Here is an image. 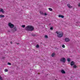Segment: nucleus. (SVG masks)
Masks as SVG:
<instances>
[{
  "label": "nucleus",
  "mask_w": 80,
  "mask_h": 80,
  "mask_svg": "<svg viewBox=\"0 0 80 80\" xmlns=\"http://www.w3.org/2000/svg\"><path fill=\"white\" fill-rule=\"evenodd\" d=\"M25 29L27 31H33L34 30V28L32 26L28 25L25 27Z\"/></svg>",
  "instance_id": "1"
},
{
  "label": "nucleus",
  "mask_w": 80,
  "mask_h": 80,
  "mask_svg": "<svg viewBox=\"0 0 80 80\" xmlns=\"http://www.w3.org/2000/svg\"><path fill=\"white\" fill-rule=\"evenodd\" d=\"M56 33L58 34L57 37H58V38H61V37H62L63 36V33H61L60 32L58 31H56Z\"/></svg>",
  "instance_id": "2"
},
{
  "label": "nucleus",
  "mask_w": 80,
  "mask_h": 80,
  "mask_svg": "<svg viewBox=\"0 0 80 80\" xmlns=\"http://www.w3.org/2000/svg\"><path fill=\"white\" fill-rule=\"evenodd\" d=\"M61 62L65 63L66 62V59L64 58H61L60 60Z\"/></svg>",
  "instance_id": "3"
},
{
  "label": "nucleus",
  "mask_w": 80,
  "mask_h": 80,
  "mask_svg": "<svg viewBox=\"0 0 80 80\" xmlns=\"http://www.w3.org/2000/svg\"><path fill=\"white\" fill-rule=\"evenodd\" d=\"M8 25L9 27H10L11 28H13V27H14V25L11 23H9Z\"/></svg>",
  "instance_id": "4"
},
{
  "label": "nucleus",
  "mask_w": 80,
  "mask_h": 80,
  "mask_svg": "<svg viewBox=\"0 0 80 80\" xmlns=\"http://www.w3.org/2000/svg\"><path fill=\"white\" fill-rule=\"evenodd\" d=\"M12 31L13 32H14L15 31H17V28L16 27H14L13 28V29L12 30Z\"/></svg>",
  "instance_id": "5"
},
{
  "label": "nucleus",
  "mask_w": 80,
  "mask_h": 80,
  "mask_svg": "<svg viewBox=\"0 0 80 80\" xmlns=\"http://www.w3.org/2000/svg\"><path fill=\"white\" fill-rule=\"evenodd\" d=\"M65 40L66 42H70V39H69V38H65Z\"/></svg>",
  "instance_id": "6"
},
{
  "label": "nucleus",
  "mask_w": 80,
  "mask_h": 80,
  "mask_svg": "<svg viewBox=\"0 0 80 80\" xmlns=\"http://www.w3.org/2000/svg\"><path fill=\"white\" fill-rule=\"evenodd\" d=\"M58 17L59 18H64V16L61 15H59Z\"/></svg>",
  "instance_id": "7"
},
{
  "label": "nucleus",
  "mask_w": 80,
  "mask_h": 80,
  "mask_svg": "<svg viewBox=\"0 0 80 80\" xmlns=\"http://www.w3.org/2000/svg\"><path fill=\"white\" fill-rule=\"evenodd\" d=\"M67 6H68V8H72V7H73L72 6H70V4H67Z\"/></svg>",
  "instance_id": "8"
},
{
  "label": "nucleus",
  "mask_w": 80,
  "mask_h": 80,
  "mask_svg": "<svg viewBox=\"0 0 80 80\" xmlns=\"http://www.w3.org/2000/svg\"><path fill=\"white\" fill-rule=\"evenodd\" d=\"M75 65V62H74V61H72L71 63V66H73V65Z\"/></svg>",
  "instance_id": "9"
},
{
  "label": "nucleus",
  "mask_w": 80,
  "mask_h": 80,
  "mask_svg": "<svg viewBox=\"0 0 80 80\" xmlns=\"http://www.w3.org/2000/svg\"><path fill=\"white\" fill-rule=\"evenodd\" d=\"M61 72L62 73H63V74H65V72L64 71V70H61Z\"/></svg>",
  "instance_id": "10"
},
{
  "label": "nucleus",
  "mask_w": 80,
  "mask_h": 80,
  "mask_svg": "<svg viewBox=\"0 0 80 80\" xmlns=\"http://www.w3.org/2000/svg\"><path fill=\"white\" fill-rule=\"evenodd\" d=\"M40 13H41V15H44V13H43V12H42V11H40Z\"/></svg>",
  "instance_id": "11"
},
{
  "label": "nucleus",
  "mask_w": 80,
  "mask_h": 80,
  "mask_svg": "<svg viewBox=\"0 0 80 80\" xmlns=\"http://www.w3.org/2000/svg\"><path fill=\"white\" fill-rule=\"evenodd\" d=\"M5 17V16L3 15H0V18H1V17Z\"/></svg>",
  "instance_id": "12"
},
{
  "label": "nucleus",
  "mask_w": 80,
  "mask_h": 80,
  "mask_svg": "<svg viewBox=\"0 0 80 80\" xmlns=\"http://www.w3.org/2000/svg\"><path fill=\"white\" fill-rule=\"evenodd\" d=\"M0 12H1L2 13H4V11L3 10V9H0Z\"/></svg>",
  "instance_id": "13"
},
{
  "label": "nucleus",
  "mask_w": 80,
  "mask_h": 80,
  "mask_svg": "<svg viewBox=\"0 0 80 80\" xmlns=\"http://www.w3.org/2000/svg\"><path fill=\"white\" fill-rule=\"evenodd\" d=\"M77 66H76V65H74V66H73V68H77Z\"/></svg>",
  "instance_id": "14"
},
{
  "label": "nucleus",
  "mask_w": 80,
  "mask_h": 80,
  "mask_svg": "<svg viewBox=\"0 0 80 80\" xmlns=\"http://www.w3.org/2000/svg\"><path fill=\"white\" fill-rule=\"evenodd\" d=\"M55 55V53H53L52 54V57H54V55Z\"/></svg>",
  "instance_id": "15"
},
{
  "label": "nucleus",
  "mask_w": 80,
  "mask_h": 80,
  "mask_svg": "<svg viewBox=\"0 0 80 80\" xmlns=\"http://www.w3.org/2000/svg\"><path fill=\"white\" fill-rule=\"evenodd\" d=\"M40 46H39V45L38 44H37V45H36V48H39Z\"/></svg>",
  "instance_id": "16"
},
{
  "label": "nucleus",
  "mask_w": 80,
  "mask_h": 80,
  "mask_svg": "<svg viewBox=\"0 0 80 80\" xmlns=\"http://www.w3.org/2000/svg\"><path fill=\"white\" fill-rule=\"evenodd\" d=\"M22 27V28H25V25H22L21 26Z\"/></svg>",
  "instance_id": "17"
},
{
  "label": "nucleus",
  "mask_w": 80,
  "mask_h": 80,
  "mask_svg": "<svg viewBox=\"0 0 80 80\" xmlns=\"http://www.w3.org/2000/svg\"><path fill=\"white\" fill-rule=\"evenodd\" d=\"M32 37H35V36H36V35L35 34H32Z\"/></svg>",
  "instance_id": "18"
},
{
  "label": "nucleus",
  "mask_w": 80,
  "mask_h": 80,
  "mask_svg": "<svg viewBox=\"0 0 80 80\" xmlns=\"http://www.w3.org/2000/svg\"><path fill=\"white\" fill-rule=\"evenodd\" d=\"M67 60L69 62H70V59L69 58Z\"/></svg>",
  "instance_id": "19"
},
{
  "label": "nucleus",
  "mask_w": 80,
  "mask_h": 80,
  "mask_svg": "<svg viewBox=\"0 0 80 80\" xmlns=\"http://www.w3.org/2000/svg\"><path fill=\"white\" fill-rule=\"evenodd\" d=\"M5 72H8V69H6L5 70Z\"/></svg>",
  "instance_id": "20"
},
{
  "label": "nucleus",
  "mask_w": 80,
  "mask_h": 80,
  "mask_svg": "<svg viewBox=\"0 0 80 80\" xmlns=\"http://www.w3.org/2000/svg\"><path fill=\"white\" fill-rule=\"evenodd\" d=\"M0 80H3V78L0 76Z\"/></svg>",
  "instance_id": "21"
},
{
  "label": "nucleus",
  "mask_w": 80,
  "mask_h": 80,
  "mask_svg": "<svg viewBox=\"0 0 80 80\" xmlns=\"http://www.w3.org/2000/svg\"><path fill=\"white\" fill-rule=\"evenodd\" d=\"M8 65H11V63L8 62Z\"/></svg>",
  "instance_id": "22"
},
{
  "label": "nucleus",
  "mask_w": 80,
  "mask_h": 80,
  "mask_svg": "<svg viewBox=\"0 0 80 80\" xmlns=\"http://www.w3.org/2000/svg\"><path fill=\"white\" fill-rule=\"evenodd\" d=\"M48 9L50 10V11H52V8H49Z\"/></svg>",
  "instance_id": "23"
},
{
  "label": "nucleus",
  "mask_w": 80,
  "mask_h": 80,
  "mask_svg": "<svg viewBox=\"0 0 80 80\" xmlns=\"http://www.w3.org/2000/svg\"><path fill=\"white\" fill-rule=\"evenodd\" d=\"M45 38H48V36L47 35H45L44 37Z\"/></svg>",
  "instance_id": "24"
},
{
  "label": "nucleus",
  "mask_w": 80,
  "mask_h": 80,
  "mask_svg": "<svg viewBox=\"0 0 80 80\" xmlns=\"http://www.w3.org/2000/svg\"><path fill=\"white\" fill-rule=\"evenodd\" d=\"M62 48H65V46L64 45H62Z\"/></svg>",
  "instance_id": "25"
},
{
  "label": "nucleus",
  "mask_w": 80,
  "mask_h": 80,
  "mask_svg": "<svg viewBox=\"0 0 80 80\" xmlns=\"http://www.w3.org/2000/svg\"><path fill=\"white\" fill-rule=\"evenodd\" d=\"M50 30H53V28H52V27H51L50 28Z\"/></svg>",
  "instance_id": "26"
},
{
  "label": "nucleus",
  "mask_w": 80,
  "mask_h": 80,
  "mask_svg": "<svg viewBox=\"0 0 80 80\" xmlns=\"http://www.w3.org/2000/svg\"><path fill=\"white\" fill-rule=\"evenodd\" d=\"M47 13H46V12H45V13H44V15L45 16H46V15H47Z\"/></svg>",
  "instance_id": "27"
},
{
  "label": "nucleus",
  "mask_w": 80,
  "mask_h": 80,
  "mask_svg": "<svg viewBox=\"0 0 80 80\" xmlns=\"http://www.w3.org/2000/svg\"><path fill=\"white\" fill-rule=\"evenodd\" d=\"M78 7H80V3H79L78 4Z\"/></svg>",
  "instance_id": "28"
},
{
  "label": "nucleus",
  "mask_w": 80,
  "mask_h": 80,
  "mask_svg": "<svg viewBox=\"0 0 80 80\" xmlns=\"http://www.w3.org/2000/svg\"><path fill=\"white\" fill-rule=\"evenodd\" d=\"M2 59H4L5 58V57H2Z\"/></svg>",
  "instance_id": "29"
},
{
  "label": "nucleus",
  "mask_w": 80,
  "mask_h": 80,
  "mask_svg": "<svg viewBox=\"0 0 80 80\" xmlns=\"http://www.w3.org/2000/svg\"><path fill=\"white\" fill-rule=\"evenodd\" d=\"M10 43H11V44H12V43H13L12 42H10Z\"/></svg>",
  "instance_id": "30"
},
{
  "label": "nucleus",
  "mask_w": 80,
  "mask_h": 80,
  "mask_svg": "<svg viewBox=\"0 0 80 80\" xmlns=\"http://www.w3.org/2000/svg\"><path fill=\"white\" fill-rule=\"evenodd\" d=\"M16 44H17V45H18L19 44H20L19 43H16Z\"/></svg>",
  "instance_id": "31"
},
{
  "label": "nucleus",
  "mask_w": 80,
  "mask_h": 80,
  "mask_svg": "<svg viewBox=\"0 0 80 80\" xmlns=\"http://www.w3.org/2000/svg\"><path fill=\"white\" fill-rule=\"evenodd\" d=\"M51 25V23H50L49 24V25Z\"/></svg>",
  "instance_id": "32"
}]
</instances>
